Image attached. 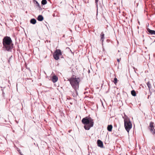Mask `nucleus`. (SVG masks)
Segmentation results:
<instances>
[{
  "instance_id": "1",
  "label": "nucleus",
  "mask_w": 155,
  "mask_h": 155,
  "mask_svg": "<svg viewBox=\"0 0 155 155\" xmlns=\"http://www.w3.org/2000/svg\"><path fill=\"white\" fill-rule=\"evenodd\" d=\"M68 81L71 85L73 88L76 94L78 95L77 90L78 89L79 87V83L80 82V79L79 78H76L74 75H73Z\"/></svg>"
},
{
  "instance_id": "2",
  "label": "nucleus",
  "mask_w": 155,
  "mask_h": 155,
  "mask_svg": "<svg viewBox=\"0 0 155 155\" xmlns=\"http://www.w3.org/2000/svg\"><path fill=\"white\" fill-rule=\"evenodd\" d=\"M81 122L85 125L84 128L86 130H89L93 127L94 124V120L89 116L84 118L82 120Z\"/></svg>"
},
{
  "instance_id": "3",
  "label": "nucleus",
  "mask_w": 155,
  "mask_h": 155,
  "mask_svg": "<svg viewBox=\"0 0 155 155\" xmlns=\"http://www.w3.org/2000/svg\"><path fill=\"white\" fill-rule=\"evenodd\" d=\"M11 38L8 36L5 37L3 39V48L8 51H10L13 48V44Z\"/></svg>"
},
{
  "instance_id": "4",
  "label": "nucleus",
  "mask_w": 155,
  "mask_h": 155,
  "mask_svg": "<svg viewBox=\"0 0 155 155\" xmlns=\"http://www.w3.org/2000/svg\"><path fill=\"white\" fill-rule=\"evenodd\" d=\"M124 121L125 129L128 133L130 130L132 128V124L130 120V118L127 117L124 119Z\"/></svg>"
},
{
  "instance_id": "5",
  "label": "nucleus",
  "mask_w": 155,
  "mask_h": 155,
  "mask_svg": "<svg viewBox=\"0 0 155 155\" xmlns=\"http://www.w3.org/2000/svg\"><path fill=\"white\" fill-rule=\"evenodd\" d=\"M62 55L61 51L59 49H57L55 51L53 54V56L55 60H57L59 59V57L61 56Z\"/></svg>"
},
{
  "instance_id": "6",
  "label": "nucleus",
  "mask_w": 155,
  "mask_h": 155,
  "mask_svg": "<svg viewBox=\"0 0 155 155\" xmlns=\"http://www.w3.org/2000/svg\"><path fill=\"white\" fill-rule=\"evenodd\" d=\"M154 123L152 122H150L148 129L150 132L153 134H155V128L154 126Z\"/></svg>"
},
{
  "instance_id": "7",
  "label": "nucleus",
  "mask_w": 155,
  "mask_h": 155,
  "mask_svg": "<svg viewBox=\"0 0 155 155\" xmlns=\"http://www.w3.org/2000/svg\"><path fill=\"white\" fill-rule=\"evenodd\" d=\"M97 144L98 147L101 148H103V143L101 140H98L97 141Z\"/></svg>"
},
{
  "instance_id": "8",
  "label": "nucleus",
  "mask_w": 155,
  "mask_h": 155,
  "mask_svg": "<svg viewBox=\"0 0 155 155\" xmlns=\"http://www.w3.org/2000/svg\"><path fill=\"white\" fill-rule=\"evenodd\" d=\"M147 31L152 35H155V31L151 30L149 28L147 29Z\"/></svg>"
},
{
  "instance_id": "9",
  "label": "nucleus",
  "mask_w": 155,
  "mask_h": 155,
  "mask_svg": "<svg viewBox=\"0 0 155 155\" xmlns=\"http://www.w3.org/2000/svg\"><path fill=\"white\" fill-rule=\"evenodd\" d=\"M104 33L103 32H101L100 35V37H101L100 41H101L102 42H103L104 40Z\"/></svg>"
},
{
  "instance_id": "10",
  "label": "nucleus",
  "mask_w": 155,
  "mask_h": 155,
  "mask_svg": "<svg viewBox=\"0 0 155 155\" xmlns=\"http://www.w3.org/2000/svg\"><path fill=\"white\" fill-rule=\"evenodd\" d=\"M58 77L56 75H54L52 77V81L53 83H55L57 81Z\"/></svg>"
},
{
  "instance_id": "11",
  "label": "nucleus",
  "mask_w": 155,
  "mask_h": 155,
  "mask_svg": "<svg viewBox=\"0 0 155 155\" xmlns=\"http://www.w3.org/2000/svg\"><path fill=\"white\" fill-rule=\"evenodd\" d=\"M44 18L42 15H39L37 18V19L39 21H41L43 20Z\"/></svg>"
},
{
  "instance_id": "12",
  "label": "nucleus",
  "mask_w": 155,
  "mask_h": 155,
  "mask_svg": "<svg viewBox=\"0 0 155 155\" xmlns=\"http://www.w3.org/2000/svg\"><path fill=\"white\" fill-rule=\"evenodd\" d=\"M113 128L111 125H108L107 127V130L109 131H111Z\"/></svg>"
},
{
  "instance_id": "13",
  "label": "nucleus",
  "mask_w": 155,
  "mask_h": 155,
  "mask_svg": "<svg viewBox=\"0 0 155 155\" xmlns=\"http://www.w3.org/2000/svg\"><path fill=\"white\" fill-rule=\"evenodd\" d=\"M31 23L33 24H35L36 22V21L35 18L31 19L30 21Z\"/></svg>"
},
{
  "instance_id": "14",
  "label": "nucleus",
  "mask_w": 155,
  "mask_h": 155,
  "mask_svg": "<svg viewBox=\"0 0 155 155\" xmlns=\"http://www.w3.org/2000/svg\"><path fill=\"white\" fill-rule=\"evenodd\" d=\"M131 94L133 96H135L136 95V93L134 90H133L131 91Z\"/></svg>"
},
{
  "instance_id": "15",
  "label": "nucleus",
  "mask_w": 155,
  "mask_h": 155,
  "mask_svg": "<svg viewBox=\"0 0 155 155\" xmlns=\"http://www.w3.org/2000/svg\"><path fill=\"white\" fill-rule=\"evenodd\" d=\"M41 4L45 5L47 3V1L46 0H42L41 2Z\"/></svg>"
},
{
  "instance_id": "16",
  "label": "nucleus",
  "mask_w": 155,
  "mask_h": 155,
  "mask_svg": "<svg viewBox=\"0 0 155 155\" xmlns=\"http://www.w3.org/2000/svg\"><path fill=\"white\" fill-rule=\"evenodd\" d=\"M147 85L149 89H150L152 87L150 82L149 81L148 82L147 84Z\"/></svg>"
},
{
  "instance_id": "17",
  "label": "nucleus",
  "mask_w": 155,
  "mask_h": 155,
  "mask_svg": "<svg viewBox=\"0 0 155 155\" xmlns=\"http://www.w3.org/2000/svg\"><path fill=\"white\" fill-rule=\"evenodd\" d=\"M117 79L116 78H115L114 79V82L115 84L117 83Z\"/></svg>"
},
{
  "instance_id": "18",
  "label": "nucleus",
  "mask_w": 155,
  "mask_h": 155,
  "mask_svg": "<svg viewBox=\"0 0 155 155\" xmlns=\"http://www.w3.org/2000/svg\"><path fill=\"white\" fill-rule=\"evenodd\" d=\"M36 5L38 6V8H41V6L40 5H39V4L36 1Z\"/></svg>"
},
{
  "instance_id": "19",
  "label": "nucleus",
  "mask_w": 155,
  "mask_h": 155,
  "mask_svg": "<svg viewBox=\"0 0 155 155\" xmlns=\"http://www.w3.org/2000/svg\"><path fill=\"white\" fill-rule=\"evenodd\" d=\"M99 0H95V3L97 7L98 6V2Z\"/></svg>"
},
{
  "instance_id": "20",
  "label": "nucleus",
  "mask_w": 155,
  "mask_h": 155,
  "mask_svg": "<svg viewBox=\"0 0 155 155\" xmlns=\"http://www.w3.org/2000/svg\"><path fill=\"white\" fill-rule=\"evenodd\" d=\"M121 60V58H120V59H117V61H118V62H119L120 60Z\"/></svg>"
},
{
  "instance_id": "21",
  "label": "nucleus",
  "mask_w": 155,
  "mask_h": 155,
  "mask_svg": "<svg viewBox=\"0 0 155 155\" xmlns=\"http://www.w3.org/2000/svg\"><path fill=\"white\" fill-rule=\"evenodd\" d=\"M118 52H120L119 50H118Z\"/></svg>"
},
{
  "instance_id": "22",
  "label": "nucleus",
  "mask_w": 155,
  "mask_h": 155,
  "mask_svg": "<svg viewBox=\"0 0 155 155\" xmlns=\"http://www.w3.org/2000/svg\"><path fill=\"white\" fill-rule=\"evenodd\" d=\"M72 95H73V96H74V94H72Z\"/></svg>"
},
{
  "instance_id": "23",
  "label": "nucleus",
  "mask_w": 155,
  "mask_h": 155,
  "mask_svg": "<svg viewBox=\"0 0 155 155\" xmlns=\"http://www.w3.org/2000/svg\"><path fill=\"white\" fill-rule=\"evenodd\" d=\"M72 95H73V96H74V94H72Z\"/></svg>"
},
{
  "instance_id": "24",
  "label": "nucleus",
  "mask_w": 155,
  "mask_h": 155,
  "mask_svg": "<svg viewBox=\"0 0 155 155\" xmlns=\"http://www.w3.org/2000/svg\"><path fill=\"white\" fill-rule=\"evenodd\" d=\"M72 95H73V96H74V94H72Z\"/></svg>"
},
{
  "instance_id": "25",
  "label": "nucleus",
  "mask_w": 155,
  "mask_h": 155,
  "mask_svg": "<svg viewBox=\"0 0 155 155\" xmlns=\"http://www.w3.org/2000/svg\"><path fill=\"white\" fill-rule=\"evenodd\" d=\"M61 58H63V57L62 56V57H61Z\"/></svg>"
},
{
  "instance_id": "26",
  "label": "nucleus",
  "mask_w": 155,
  "mask_h": 155,
  "mask_svg": "<svg viewBox=\"0 0 155 155\" xmlns=\"http://www.w3.org/2000/svg\"><path fill=\"white\" fill-rule=\"evenodd\" d=\"M88 155H90V154H88Z\"/></svg>"
}]
</instances>
